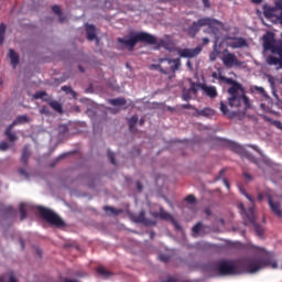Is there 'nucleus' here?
Returning a JSON list of instances; mask_svg holds the SVG:
<instances>
[{"mask_svg":"<svg viewBox=\"0 0 282 282\" xmlns=\"http://www.w3.org/2000/svg\"><path fill=\"white\" fill-rule=\"evenodd\" d=\"M219 80L226 85H231L229 89H227V93L230 95L228 99L230 107L239 108L243 105V109H251V101L246 95L245 87L239 82H236L234 78H227L224 75H219Z\"/></svg>","mask_w":282,"mask_h":282,"instance_id":"nucleus-1","label":"nucleus"},{"mask_svg":"<svg viewBox=\"0 0 282 282\" xmlns=\"http://www.w3.org/2000/svg\"><path fill=\"white\" fill-rule=\"evenodd\" d=\"M203 270L210 276H224L239 274L241 272L240 265L238 263L226 260L220 262L205 263L203 264Z\"/></svg>","mask_w":282,"mask_h":282,"instance_id":"nucleus-2","label":"nucleus"},{"mask_svg":"<svg viewBox=\"0 0 282 282\" xmlns=\"http://www.w3.org/2000/svg\"><path fill=\"white\" fill-rule=\"evenodd\" d=\"M117 42L122 47L127 48L129 52H132L137 44L145 43L149 45H156L158 39L154 35H151L147 32H130L129 35L117 39Z\"/></svg>","mask_w":282,"mask_h":282,"instance_id":"nucleus-3","label":"nucleus"},{"mask_svg":"<svg viewBox=\"0 0 282 282\" xmlns=\"http://www.w3.org/2000/svg\"><path fill=\"white\" fill-rule=\"evenodd\" d=\"M36 210L40 212V215L44 220L47 221V224H51L57 228H63L66 226L64 220L59 216L55 214V212H52L50 208L37 206Z\"/></svg>","mask_w":282,"mask_h":282,"instance_id":"nucleus-4","label":"nucleus"},{"mask_svg":"<svg viewBox=\"0 0 282 282\" xmlns=\"http://www.w3.org/2000/svg\"><path fill=\"white\" fill-rule=\"evenodd\" d=\"M239 267H242L241 272H246L249 274L257 273L258 270H261L263 267H268L269 262L265 260L258 259H246L241 263H238Z\"/></svg>","mask_w":282,"mask_h":282,"instance_id":"nucleus-5","label":"nucleus"},{"mask_svg":"<svg viewBox=\"0 0 282 282\" xmlns=\"http://www.w3.org/2000/svg\"><path fill=\"white\" fill-rule=\"evenodd\" d=\"M218 23L217 20L212 18H200L197 22H193L192 26H188L186 33L189 37L195 39L202 28L217 25Z\"/></svg>","mask_w":282,"mask_h":282,"instance_id":"nucleus-6","label":"nucleus"},{"mask_svg":"<svg viewBox=\"0 0 282 282\" xmlns=\"http://www.w3.org/2000/svg\"><path fill=\"white\" fill-rule=\"evenodd\" d=\"M263 50L264 52H282V43L276 45V40L274 39V34L272 32H268L263 35Z\"/></svg>","mask_w":282,"mask_h":282,"instance_id":"nucleus-7","label":"nucleus"},{"mask_svg":"<svg viewBox=\"0 0 282 282\" xmlns=\"http://www.w3.org/2000/svg\"><path fill=\"white\" fill-rule=\"evenodd\" d=\"M240 209L246 215L249 224L253 225L254 232H257L258 237H262L263 236V229H262L261 225L256 224L254 207H249L248 210H246L245 205L241 203L240 204Z\"/></svg>","mask_w":282,"mask_h":282,"instance_id":"nucleus-8","label":"nucleus"},{"mask_svg":"<svg viewBox=\"0 0 282 282\" xmlns=\"http://www.w3.org/2000/svg\"><path fill=\"white\" fill-rule=\"evenodd\" d=\"M223 65H225L227 68H234V67H241L242 62H240L235 53H229L228 48H226L223 52L221 56Z\"/></svg>","mask_w":282,"mask_h":282,"instance_id":"nucleus-9","label":"nucleus"},{"mask_svg":"<svg viewBox=\"0 0 282 282\" xmlns=\"http://www.w3.org/2000/svg\"><path fill=\"white\" fill-rule=\"evenodd\" d=\"M227 145L230 148V150H232L237 154H241V155L246 156V159H248L250 162L258 164L257 159L254 156H252L249 152L245 151V149L241 148L239 144L229 142V143H227Z\"/></svg>","mask_w":282,"mask_h":282,"instance_id":"nucleus-10","label":"nucleus"},{"mask_svg":"<svg viewBox=\"0 0 282 282\" xmlns=\"http://www.w3.org/2000/svg\"><path fill=\"white\" fill-rule=\"evenodd\" d=\"M203 48L197 46L196 48H181L177 51L178 56L182 58H195L202 53Z\"/></svg>","mask_w":282,"mask_h":282,"instance_id":"nucleus-11","label":"nucleus"},{"mask_svg":"<svg viewBox=\"0 0 282 282\" xmlns=\"http://www.w3.org/2000/svg\"><path fill=\"white\" fill-rule=\"evenodd\" d=\"M199 89L203 90V94L210 98V99H214V98H217L218 97V91H217V87L215 86H208L206 84H199L198 85Z\"/></svg>","mask_w":282,"mask_h":282,"instance_id":"nucleus-12","label":"nucleus"},{"mask_svg":"<svg viewBox=\"0 0 282 282\" xmlns=\"http://www.w3.org/2000/svg\"><path fill=\"white\" fill-rule=\"evenodd\" d=\"M268 203L270 206L271 212L278 216L280 219H282V208L280 206L279 202H273V198L271 195H268Z\"/></svg>","mask_w":282,"mask_h":282,"instance_id":"nucleus-13","label":"nucleus"},{"mask_svg":"<svg viewBox=\"0 0 282 282\" xmlns=\"http://www.w3.org/2000/svg\"><path fill=\"white\" fill-rule=\"evenodd\" d=\"M151 216L154 217V219H162L174 223V217L171 216L169 212H164L163 207H160V212H153Z\"/></svg>","mask_w":282,"mask_h":282,"instance_id":"nucleus-14","label":"nucleus"},{"mask_svg":"<svg viewBox=\"0 0 282 282\" xmlns=\"http://www.w3.org/2000/svg\"><path fill=\"white\" fill-rule=\"evenodd\" d=\"M272 53L278 54L279 57L270 55V56H268V58H265V63L269 64L270 66L280 65V68H282V51L272 52Z\"/></svg>","mask_w":282,"mask_h":282,"instance_id":"nucleus-15","label":"nucleus"},{"mask_svg":"<svg viewBox=\"0 0 282 282\" xmlns=\"http://www.w3.org/2000/svg\"><path fill=\"white\" fill-rule=\"evenodd\" d=\"M132 219L135 224H144L147 226H154L155 223H152L147 219V213L144 210H141L139 215L132 216Z\"/></svg>","mask_w":282,"mask_h":282,"instance_id":"nucleus-16","label":"nucleus"},{"mask_svg":"<svg viewBox=\"0 0 282 282\" xmlns=\"http://www.w3.org/2000/svg\"><path fill=\"white\" fill-rule=\"evenodd\" d=\"M227 45H229V47H231L232 50L248 47L247 40L242 37H232L231 42H229Z\"/></svg>","mask_w":282,"mask_h":282,"instance_id":"nucleus-17","label":"nucleus"},{"mask_svg":"<svg viewBox=\"0 0 282 282\" xmlns=\"http://www.w3.org/2000/svg\"><path fill=\"white\" fill-rule=\"evenodd\" d=\"M164 62H166L167 64H173V65L171 66L172 73H176L177 70H180L181 65H182L181 58H174V59H171V58H162V59L160 61V64H163Z\"/></svg>","mask_w":282,"mask_h":282,"instance_id":"nucleus-18","label":"nucleus"},{"mask_svg":"<svg viewBox=\"0 0 282 282\" xmlns=\"http://www.w3.org/2000/svg\"><path fill=\"white\" fill-rule=\"evenodd\" d=\"M194 117H205V118H213L215 116V110L212 108H204L203 110L195 109L193 113Z\"/></svg>","mask_w":282,"mask_h":282,"instance_id":"nucleus-19","label":"nucleus"},{"mask_svg":"<svg viewBox=\"0 0 282 282\" xmlns=\"http://www.w3.org/2000/svg\"><path fill=\"white\" fill-rule=\"evenodd\" d=\"M86 35H87V41H95L96 39V29L91 24L86 25Z\"/></svg>","mask_w":282,"mask_h":282,"instance_id":"nucleus-20","label":"nucleus"},{"mask_svg":"<svg viewBox=\"0 0 282 282\" xmlns=\"http://www.w3.org/2000/svg\"><path fill=\"white\" fill-rule=\"evenodd\" d=\"M30 156H31V151L29 150V147L25 145L24 149H22L21 163L24 165H29Z\"/></svg>","mask_w":282,"mask_h":282,"instance_id":"nucleus-21","label":"nucleus"},{"mask_svg":"<svg viewBox=\"0 0 282 282\" xmlns=\"http://www.w3.org/2000/svg\"><path fill=\"white\" fill-rule=\"evenodd\" d=\"M9 58L11 59V66H13V68H17L19 64V55L13 48H10L9 51Z\"/></svg>","mask_w":282,"mask_h":282,"instance_id":"nucleus-22","label":"nucleus"},{"mask_svg":"<svg viewBox=\"0 0 282 282\" xmlns=\"http://www.w3.org/2000/svg\"><path fill=\"white\" fill-rule=\"evenodd\" d=\"M28 122H29L28 116H19L9 127L14 128L15 126L28 123Z\"/></svg>","mask_w":282,"mask_h":282,"instance_id":"nucleus-23","label":"nucleus"},{"mask_svg":"<svg viewBox=\"0 0 282 282\" xmlns=\"http://www.w3.org/2000/svg\"><path fill=\"white\" fill-rule=\"evenodd\" d=\"M20 219L23 221L28 219V204L21 203L20 204Z\"/></svg>","mask_w":282,"mask_h":282,"instance_id":"nucleus-24","label":"nucleus"},{"mask_svg":"<svg viewBox=\"0 0 282 282\" xmlns=\"http://www.w3.org/2000/svg\"><path fill=\"white\" fill-rule=\"evenodd\" d=\"M52 11L59 17V23H64L66 21V18L62 17V9L59 6L54 4L52 7Z\"/></svg>","mask_w":282,"mask_h":282,"instance_id":"nucleus-25","label":"nucleus"},{"mask_svg":"<svg viewBox=\"0 0 282 282\" xmlns=\"http://www.w3.org/2000/svg\"><path fill=\"white\" fill-rule=\"evenodd\" d=\"M48 106H51L54 111H57L59 113L63 112L62 104L56 100H52L51 102H48Z\"/></svg>","mask_w":282,"mask_h":282,"instance_id":"nucleus-26","label":"nucleus"},{"mask_svg":"<svg viewBox=\"0 0 282 282\" xmlns=\"http://www.w3.org/2000/svg\"><path fill=\"white\" fill-rule=\"evenodd\" d=\"M110 104L113 107H122L126 106L127 100L124 98L110 99Z\"/></svg>","mask_w":282,"mask_h":282,"instance_id":"nucleus-27","label":"nucleus"},{"mask_svg":"<svg viewBox=\"0 0 282 282\" xmlns=\"http://www.w3.org/2000/svg\"><path fill=\"white\" fill-rule=\"evenodd\" d=\"M96 271H97V274H100L105 279L111 275V272L105 269V267H97Z\"/></svg>","mask_w":282,"mask_h":282,"instance_id":"nucleus-28","label":"nucleus"},{"mask_svg":"<svg viewBox=\"0 0 282 282\" xmlns=\"http://www.w3.org/2000/svg\"><path fill=\"white\" fill-rule=\"evenodd\" d=\"M13 127L9 126L8 129H6V135H8V139L10 142H15L17 141V134L12 132Z\"/></svg>","mask_w":282,"mask_h":282,"instance_id":"nucleus-29","label":"nucleus"},{"mask_svg":"<svg viewBox=\"0 0 282 282\" xmlns=\"http://www.w3.org/2000/svg\"><path fill=\"white\" fill-rule=\"evenodd\" d=\"M276 9L278 8H265L264 12H263L264 17L268 18V19H272V18L276 17L274 14V12H276Z\"/></svg>","mask_w":282,"mask_h":282,"instance_id":"nucleus-30","label":"nucleus"},{"mask_svg":"<svg viewBox=\"0 0 282 282\" xmlns=\"http://www.w3.org/2000/svg\"><path fill=\"white\" fill-rule=\"evenodd\" d=\"M137 123H138V117L137 116L130 117V119L128 120L130 132H133V129L135 128Z\"/></svg>","mask_w":282,"mask_h":282,"instance_id":"nucleus-31","label":"nucleus"},{"mask_svg":"<svg viewBox=\"0 0 282 282\" xmlns=\"http://www.w3.org/2000/svg\"><path fill=\"white\" fill-rule=\"evenodd\" d=\"M7 32V25L4 23H0V45L4 42V33Z\"/></svg>","mask_w":282,"mask_h":282,"instance_id":"nucleus-32","label":"nucleus"},{"mask_svg":"<svg viewBox=\"0 0 282 282\" xmlns=\"http://www.w3.org/2000/svg\"><path fill=\"white\" fill-rule=\"evenodd\" d=\"M68 133V126H59L58 127V137L64 138Z\"/></svg>","mask_w":282,"mask_h":282,"instance_id":"nucleus-33","label":"nucleus"},{"mask_svg":"<svg viewBox=\"0 0 282 282\" xmlns=\"http://www.w3.org/2000/svg\"><path fill=\"white\" fill-rule=\"evenodd\" d=\"M62 90L65 91V94H70L73 95L74 98H76L77 93L73 90L72 86H63Z\"/></svg>","mask_w":282,"mask_h":282,"instance_id":"nucleus-34","label":"nucleus"},{"mask_svg":"<svg viewBox=\"0 0 282 282\" xmlns=\"http://www.w3.org/2000/svg\"><path fill=\"white\" fill-rule=\"evenodd\" d=\"M150 69H151V70H153V69L160 70V73L166 75V70H165V69L163 68V66H161V65L152 64V65H150Z\"/></svg>","mask_w":282,"mask_h":282,"instance_id":"nucleus-35","label":"nucleus"},{"mask_svg":"<svg viewBox=\"0 0 282 282\" xmlns=\"http://www.w3.org/2000/svg\"><path fill=\"white\" fill-rule=\"evenodd\" d=\"M219 54H220L219 50L217 48V46H215L214 51L209 55L210 61L217 59Z\"/></svg>","mask_w":282,"mask_h":282,"instance_id":"nucleus-36","label":"nucleus"},{"mask_svg":"<svg viewBox=\"0 0 282 282\" xmlns=\"http://www.w3.org/2000/svg\"><path fill=\"white\" fill-rule=\"evenodd\" d=\"M220 111L223 113V116H227L229 112L228 106H226V104L224 101H220Z\"/></svg>","mask_w":282,"mask_h":282,"instance_id":"nucleus-37","label":"nucleus"},{"mask_svg":"<svg viewBox=\"0 0 282 282\" xmlns=\"http://www.w3.org/2000/svg\"><path fill=\"white\" fill-rule=\"evenodd\" d=\"M104 210H106V213H110L111 215H118V210L115 207H110V206H106L104 207Z\"/></svg>","mask_w":282,"mask_h":282,"instance_id":"nucleus-38","label":"nucleus"},{"mask_svg":"<svg viewBox=\"0 0 282 282\" xmlns=\"http://www.w3.org/2000/svg\"><path fill=\"white\" fill-rule=\"evenodd\" d=\"M275 8H278V10H281V11H282V0L275 1ZM279 20H280V23H281V25H282V12H281V14H280V17H279Z\"/></svg>","mask_w":282,"mask_h":282,"instance_id":"nucleus-39","label":"nucleus"},{"mask_svg":"<svg viewBox=\"0 0 282 282\" xmlns=\"http://www.w3.org/2000/svg\"><path fill=\"white\" fill-rule=\"evenodd\" d=\"M240 193H241L245 197H247V199H248L249 202H251V204H254V198H252V197L250 196V194H247L246 189L240 188Z\"/></svg>","mask_w":282,"mask_h":282,"instance_id":"nucleus-40","label":"nucleus"},{"mask_svg":"<svg viewBox=\"0 0 282 282\" xmlns=\"http://www.w3.org/2000/svg\"><path fill=\"white\" fill-rule=\"evenodd\" d=\"M188 204H195L196 203V197L193 194H189L186 198H184Z\"/></svg>","mask_w":282,"mask_h":282,"instance_id":"nucleus-41","label":"nucleus"},{"mask_svg":"<svg viewBox=\"0 0 282 282\" xmlns=\"http://www.w3.org/2000/svg\"><path fill=\"white\" fill-rule=\"evenodd\" d=\"M160 261L163 262V263H166L171 260V257L170 254H160Z\"/></svg>","mask_w":282,"mask_h":282,"instance_id":"nucleus-42","label":"nucleus"},{"mask_svg":"<svg viewBox=\"0 0 282 282\" xmlns=\"http://www.w3.org/2000/svg\"><path fill=\"white\" fill-rule=\"evenodd\" d=\"M202 228H203L202 223H198L197 225H195V226L193 227V232H194V235H197V234L202 230Z\"/></svg>","mask_w":282,"mask_h":282,"instance_id":"nucleus-43","label":"nucleus"},{"mask_svg":"<svg viewBox=\"0 0 282 282\" xmlns=\"http://www.w3.org/2000/svg\"><path fill=\"white\" fill-rule=\"evenodd\" d=\"M108 159H110V163H111L112 165H117L116 159H115V153H113V152L108 151Z\"/></svg>","mask_w":282,"mask_h":282,"instance_id":"nucleus-44","label":"nucleus"},{"mask_svg":"<svg viewBox=\"0 0 282 282\" xmlns=\"http://www.w3.org/2000/svg\"><path fill=\"white\" fill-rule=\"evenodd\" d=\"M19 174H20L21 176H24L25 180H29V178H30L29 172L25 171V169H19Z\"/></svg>","mask_w":282,"mask_h":282,"instance_id":"nucleus-45","label":"nucleus"},{"mask_svg":"<svg viewBox=\"0 0 282 282\" xmlns=\"http://www.w3.org/2000/svg\"><path fill=\"white\" fill-rule=\"evenodd\" d=\"M182 98H183L184 101L191 100V91L189 90H184Z\"/></svg>","mask_w":282,"mask_h":282,"instance_id":"nucleus-46","label":"nucleus"},{"mask_svg":"<svg viewBox=\"0 0 282 282\" xmlns=\"http://www.w3.org/2000/svg\"><path fill=\"white\" fill-rule=\"evenodd\" d=\"M253 90H254V91H258V94H260V95H262V96H265V89H263V87L254 86V87H253Z\"/></svg>","mask_w":282,"mask_h":282,"instance_id":"nucleus-47","label":"nucleus"},{"mask_svg":"<svg viewBox=\"0 0 282 282\" xmlns=\"http://www.w3.org/2000/svg\"><path fill=\"white\" fill-rule=\"evenodd\" d=\"M182 108H183V109H192V110H194L195 112H196V110H197V108H196L195 106L191 105V104H183V105H182Z\"/></svg>","mask_w":282,"mask_h":282,"instance_id":"nucleus-48","label":"nucleus"},{"mask_svg":"<svg viewBox=\"0 0 282 282\" xmlns=\"http://www.w3.org/2000/svg\"><path fill=\"white\" fill-rule=\"evenodd\" d=\"M0 282H4L3 276H0ZM8 282H18L17 278L14 275H10Z\"/></svg>","mask_w":282,"mask_h":282,"instance_id":"nucleus-49","label":"nucleus"},{"mask_svg":"<svg viewBox=\"0 0 282 282\" xmlns=\"http://www.w3.org/2000/svg\"><path fill=\"white\" fill-rule=\"evenodd\" d=\"M9 150V144L7 142L0 143V151H7Z\"/></svg>","mask_w":282,"mask_h":282,"instance_id":"nucleus-50","label":"nucleus"},{"mask_svg":"<svg viewBox=\"0 0 282 282\" xmlns=\"http://www.w3.org/2000/svg\"><path fill=\"white\" fill-rule=\"evenodd\" d=\"M164 282H181V280H180L178 278H176V276H170V278H167V280L164 281Z\"/></svg>","mask_w":282,"mask_h":282,"instance_id":"nucleus-51","label":"nucleus"},{"mask_svg":"<svg viewBox=\"0 0 282 282\" xmlns=\"http://www.w3.org/2000/svg\"><path fill=\"white\" fill-rule=\"evenodd\" d=\"M45 95H46L45 91H37V93L35 94V98H36V99L44 98Z\"/></svg>","mask_w":282,"mask_h":282,"instance_id":"nucleus-52","label":"nucleus"},{"mask_svg":"<svg viewBox=\"0 0 282 282\" xmlns=\"http://www.w3.org/2000/svg\"><path fill=\"white\" fill-rule=\"evenodd\" d=\"M67 154H62L57 158V160H55V162L52 164V167H55L56 163H58V161H61L62 159L66 158Z\"/></svg>","mask_w":282,"mask_h":282,"instance_id":"nucleus-53","label":"nucleus"},{"mask_svg":"<svg viewBox=\"0 0 282 282\" xmlns=\"http://www.w3.org/2000/svg\"><path fill=\"white\" fill-rule=\"evenodd\" d=\"M243 178H246V180L250 181V180H252V176H251V174H250V173H248V172H243Z\"/></svg>","mask_w":282,"mask_h":282,"instance_id":"nucleus-54","label":"nucleus"},{"mask_svg":"<svg viewBox=\"0 0 282 282\" xmlns=\"http://www.w3.org/2000/svg\"><path fill=\"white\" fill-rule=\"evenodd\" d=\"M135 185H137V187H138V191H139V192H142V189H143L142 183H141L140 181H138V182L135 183Z\"/></svg>","mask_w":282,"mask_h":282,"instance_id":"nucleus-55","label":"nucleus"},{"mask_svg":"<svg viewBox=\"0 0 282 282\" xmlns=\"http://www.w3.org/2000/svg\"><path fill=\"white\" fill-rule=\"evenodd\" d=\"M223 184H225L226 188L229 189L230 188V183L228 180L223 178Z\"/></svg>","mask_w":282,"mask_h":282,"instance_id":"nucleus-56","label":"nucleus"},{"mask_svg":"<svg viewBox=\"0 0 282 282\" xmlns=\"http://www.w3.org/2000/svg\"><path fill=\"white\" fill-rule=\"evenodd\" d=\"M204 8H210L212 4L209 3V0H203Z\"/></svg>","mask_w":282,"mask_h":282,"instance_id":"nucleus-57","label":"nucleus"},{"mask_svg":"<svg viewBox=\"0 0 282 282\" xmlns=\"http://www.w3.org/2000/svg\"><path fill=\"white\" fill-rule=\"evenodd\" d=\"M172 224L174 225V228H176V230H181V225L177 224L175 220L172 221Z\"/></svg>","mask_w":282,"mask_h":282,"instance_id":"nucleus-58","label":"nucleus"},{"mask_svg":"<svg viewBox=\"0 0 282 282\" xmlns=\"http://www.w3.org/2000/svg\"><path fill=\"white\" fill-rule=\"evenodd\" d=\"M208 43H209V39L204 37L203 39V45L206 46V45H208Z\"/></svg>","mask_w":282,"mask_h":282,"instance_id":"nucleus-59","label":"nucleus"},{"mask_svg":"<svg viewBox=\"0 0 282 282\" xmlns=\"http://www.w3.org/2000/svg\"><path fill=\"white\" fill-rule=\"evenodd\" d=\"M188 91H192L193 94H197V88L195 86H192Z\"/></svg>","mask_w":282,"mask_h":282,"instance_id":"nucleus-60","label":"nucleus"},{"mask_svg":"<svg viewBox=\"0 0 282 282\" xmlns=\"http://www.w3.org/2000/svg\"><path fill=\"white\" fill-rule=\"evenodd\" d=\"M20 245H21V249L24 250L25 249V242L23 241V239H20Z\"/></svg>","mask_w":282,"mask_h":282,"instance_id":"nucleus-61","label":"nucleus"},{"mask_svg":"<svg viewBox=\"0 0 282 282\" xmlns=\"http://www.w3.org/2000/svg\"><path fill=\"white\" fill-rule=\"evenodd\" d=\"M186 66H187V68H189L191 70L193 69V65H192V62H191V61H187V62H186Z\"/></svg>","mask_w":282,"mask_h":282,"instance_id":"nucleus-62","label":"nucleus"},{"mask_svg":"<svg viewBox=\"0 0 282 282\" xmlns=\"http://www.w3.org/2000/svg\"><path fill=\"white\" fill-rule=\"evenodd\" d=\"M258 200H259V202H262V200H263V194H262V193H259V194H258Z\"/></svg>","mask_w":282,"mask_h":282,"instance_id":"nucleus-63","label":"nucleus"},{"mask_svg":"<svg viewBox=\"0 0 282 282\" xmlns=\"http://www.w3.org/2000/svg\"><path fill=\"white\" fill-rule=\"evenodd\" d=\"M64 282H78L76 280H69V279H65Z\"/></svg>","mask_w":282,"mask_h":282,"instance_id":"nucleus-64","label":"nucleus"}]
</instances>
